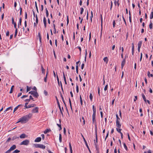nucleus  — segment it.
Instances as JSON below:
<instances>
[{"instance_id": "obj_43", "label": "nucleus", "mask_w": 153, "mask_h": 153, "mask_svg": "<svg viewBox=\"0 0 153 153\" xmlns=\"http://www.w3.org/2000/svg\"><path fill=\"white\" fill-rule=\"evenodd\" d=\"M134 47L132 46V53L133 55H134Z\"/></svg>"}, {"instance_id": "obj_50", "label": "nucleus", "mask_w": 153, "mask_h": 153, "mask_svg": "<svg viewBox=\"0 0 153 153\" xmlns=\"http://www.w3.org/2000/svg\"><path fill=\"white\" fill-rule=\"evenodd\" d=\"M20 152V151L18 150V149H16L13 152V153H18Z\"/></svg>"}, {"instance_id": "obj_35", "label": "nucleus", "mask_w": 153, "mask_h": 153, "mask_svg": "<svg viewBox=\"0 0 153 153\" xmlns=\"http://www.w3.org/2000/svg\"><path fill=\"white\" fill-rule=\"evenodd\" d=\"M61 98H62V100L64 103L65 105L66 104H65V100H64V98H63V96H62V95L61 94Z\"/></svg>"}, {"instance_id": "obj_6", "label": "nucleus", "mask_w": 153, "mask_h": 153, "mask_svg": "<svg viewBox=\"0 0 153 153\" xmlns=\"http://www.w3.org/2000/svg\"><path fill=\"white\" fill-rule=\"evenodd\" d=\"M39 108L37 107H36L35 108H33L32 110V113H38Z\"/></svg>"}, {"instance_id": "obj_11", "label": "nucleus", "mask_w": 153, "mask_h": 153, "mask_svg": "<svg viewBox=\"0 0 153 153\" xmlns=\"http://www.w3.org/2000/svg\"><path fill=\"white\" fill-rule=\"evenodd\" d=\"M116 126L118 128H120L121 127V124H120L119 121H116Z\"/></svg>"}, {"instance_id": "obj_25", "label": "nucleus", "mask_w": 153, "mask_h": 153, "mask_svg": "<svg viewBox=\"0 0 153 153\" xmlns=\"http://www.w3.org/2000/svg\"><path fill=\"white\" fill-rule=\"evenodd\" d=\"M103 60L104 62H106V64H107L108 63V59L107 57H104L103 58Z\"/></svg>"}, {"instance_id": "obj_47", "label": "nucleus", "mask_w": 153, "mask_h": 153, "mask_svg": "<svg viewBox=\"0 0 153 153\" xmlns=\"http://www.w3.org/2000/svg\"><path fill=\"white\" fill-rule=\"evenodd\" d=\"M116 130H117V131L119 133H121V130H122L121 129H120V128H117L116 129Z\"/></svg>"}, {"instance_id": "obj_15", "label": "nucleus", "mask_w": 153, "mask_h": 153, "mask_svg": "<svg viewBox=\"0 0 153 153\" xmlns=\"http://www.w3.org/2000/svg\"><path fill=\"white\" fill-rule=\"evenodd\" d=\"M95 133H96V141H95V140H94V142H95L97 144L98 141H97V129L95 131Z\"/></svg>"}, {"instance_id": "obj_17", "label": "nucleus", "mask_w": 153, "mask_h": 153, "mask_svg": "<svg viewBox=\"0 0 153 153\" xmlns=\"http://www.w3.org/2000/svg\"><path fill=\"white\" fill-rule=\"evenodd\" d=\"M94 145L95 146L97 152H100L99 149L97 147V145L96 143L94 142Z\"/></svg>"}, {"instance_id": "obj_18", "label": "nucleus", "mask_w": 153, "mask_h": 153, "mask_svg": "<svg viewBox=\"0 0 153 153\" xmlns=\"http://www.w3.org/2000/svg\"><path fill=\"white\" fill-rule=\"evenodd\" d=\"M92 108L93 110V114H96V108L94 107V105H93Z\"/></svg>"}, {"instance_id": "obj_12", "label": "nucleus", "mask_w": 153, "mask_h": 153, "mask_svg": "<svg viewBox=\"0 0 153 153\" xmlns=\"http://www.w3.org/2000/svg\"><path fill=\"white\" fill-rule=\"evenodd\" d=\"M16 148V146L15 145H13L9 149L11 151L14 150Z\"/></svg>"}, {"instance_id": "obj_8", "label": "nucleus", "mask_w": 153, "mask_h": 153, "mask_svg": "<svg viewBox=\"0 0 153 153\" xmlns=\"http://www.w3.org/2000/svg\"><path fill=\"white\" fill-rule=\"evenodd\" d=\"M126 63V57L123 59L122 62L121 66L122 68H123Z\"/></svg>"}, {"instance_id": "obj_9", "label": "nucleus", "mask_w": 153, "mask_h": 153, "mask_svg": "<svg viewBox=\"0 0 153 153\" xmlns=\"http://www.w3.org/2000/svg\"><path fill=\"white\" fill-rule=\"evenodd\" d=\"M79 62H80V61H79L76 63V72L77 74L78 73V64L79 63Z\"/></svg>"}, {"instance_id": "obj_14", "label": "nucleus", "mask_w": 153, "mask_h": 153, "mask_svg": "<svg viewBox=\"0 0 153 153\" xmlns=\"http://www.w3.org/2000/svg\"><path fill=\"white\" fill-rule=\"evenodd\" d=\"M26 137V134L24 133H23V134H21L20 136V137H19L21 139L24 138H25Z\"/></svg>"}, {"instance_id": "obj_57", "label": "nucleus", "mask_w": 153, "mask_h": 153, "mask_svg": "<svg viewBox=\"0 0 153 153\" xmlns=\"http://www.w3.org/2000/svg\"><path fill=\"white\" fill-rule=\"evenodd\" d=\"M76 91L77 93H78L79 92V88L78 86L77 85L76 86Z\"/></svg>"}, {"instance_id": "obj_55", "label": "nucleus", "mask_w": 153, "mask_h": 153, "mask_svg": "<svg viewBox=\"0 0 153 153\" xmlns=\"http://www.w3.org/2000/svg\"><path fill=\"white\" fill-rule=\"evenodd\" d=\"M122 18H123V21H124V22H125V25H126V20H125V18H124V16H122Z\"/></svg>"}, {"instance_id": "obj_19", "label": "nucleus", "mask_w": 153, "mask_h": 153, "mask_svg": "<svg viewBox=\"0 0 153 153\" xmlns=\"http://www.w3.org/2000/svg\"><path fill=\"white\" fill-rule=\"evenodd\" d=\"M35 106V104H29L27 106L28 108H30L31 107H33Z\"/></svg>"}, {"instance_id": "obj_24", "label": "nucleus", "mask_w": 153, "mask_h": 153, "mask_svg": "<svg viewBox=\"0 0 153 153\" xmlns=\"http://www.w3.org/2000/svg\"><path fill=\"white\" fill-rule=\"evenodd\" d=\"M51 130L50 129H46L44 131V134H46L51 131Z\"/></svg>"}, {"instance_id": "obj_21", "label": "nucleus", "mask_w": 153, "mask_h": 153, "mask_svg": "<svg viewBox=\"0 0 153 153\" xmlns=\"http://www.w3.org/2000/svg\"><path fill=\"white\" fill-rule=\"evenodd\" d=\"M22 105H18L14 109L13 111V113L20 106H22Z\"/></svg>"}, {"instance_id": "obj_30", "label": "nucleus", "mask_w": 153, "mask_h": 153, "mask_svg": "<svg viewBox=\"0 0 153 153\" xmlns=\"http://www.w3.org/2000/svg\"><path fill=\"white\" fill-rule=\"evenodd\" d=\"M14 87V85H12L11 86V89H10V92H9V93L10 94H11V93H12L13 92V88Z\"/></svg>"}, {"instance_id": "obj_3", "label": "nucleus", "mask_w": 153, "mask_h": 153, "mask_svg": "<svg viewBox=\"0 0 153 153\" xmlns=\"http://www.w3.org/2000/svg\"><path fill=\"white\" fill-rule=\"evenodd\" d=\"M92 123L95 126L96 128H97V123L96 120V114H93L92 115Z\"/></svg>"}, {"instance_id": "obj_62", "label": "nucleus", "mask_w": 153, "mask_h": 153, "mask_svg": "<svg viewBox=\"0 0 153 153\" xmlns=\"http://www.w3.org/2000/svg\"><path fill=\"white\" fill-rule=\"evenodd\" d=\"M27 14L26 12H25V19H27Z\"/></svg>"}, {"instance_id": "obj_38", "label": "nucleus", "mask_w": 153, "mask_h": 153, "mask_svg": "<svg viewBox=\"0 0 153 153\" xmlns=\"http://www.w3.org/2000/svg\"><path fill=\"white\" fill-rule=\"evenodd\" d=\"M116 117L117 118L116 121H119L120 120V119L119 118L117 114H116Z\"/></svg>"}, {"instance_id": "obj_42", "label": "nucleus", "mask_w": 153, "mask_h": 153, "mask_svg": "<svg viewBox=\"0 0 153 153\" xmlns=\"http://www.w3.org/2000/svg\"><path fill=\"white\" fill-rule=\"evenodd\" d=\"M31 89L30 87H29L28 86H27V92L29 91Z\"/></svg>"}, {"instance_id": "obj_59", "label": "nucleus", "mask_w": 153, "mask_h": 153, "mask_svg": "<svg viewBox=\"0 0 153 153\" xmlns=\"http://www.w3.org/2000/svg\"><path fill=\"white\" fill-rule=\"evenodd\" d=\"M9 34V31H8L6 33V36H8Z\"/></svg>"}, {"instance_id": "obj_54", "label": "nucleus", "mask_w": 153, "mask_h": 153, "mask_svg": "<svg viewBox=\"0 0 153 153\" xmlns=\"http://www.w3.org/2000/svg\"><path fill=\"white\" fill-rule=\"evenodd\" d=\"M108 87V85H106L104 88V90L105 91H106L107 90Z\"/></svg>"}, {"instance_id": "obj_4", "label": "nucleus", "mask_w": 153, "mask_h": 153, "mask_svg": "<svg viewBox=\"0 0 153 153\" xmlns=\"http://www.w3.org/2000/svg\"><path fill=\"white\" fill-rule=\"evenodd\" d=\"M30 143V141L28 140H26L20 143L21 145H27Z\"/></svg>"}, {"instance_id": "obj_44", "label": "nucleus", "mask_w": 153, "mask_h": 153, "mask_svg": "<svg viewBox=\"0 0 153 153\" xmlns=\"http://www.w3.org/2000/svg\"><path fill=\"white\" fill-rule=\"evenodd\" d=\"M42 71V73H45V69L43 68V66H41Z\"/></svg>"}, {"instance_id": "obj_20", "label": "nucleus", "mask_w": 153, "mask_h": 153, "mask_svg": "<svg viewBox=\"0 0 153 153\" xmlns=\"http://www.w3.org/2000/svg\"><path fill=\"white\" fill-rule=\"evenodd\" d=\"M39 148L43 149H45V146L43 144H40Z\"/></svg>"}, {"instance_id": "obj_29", "label": "nucleus", "mask_w": 153, "mask_h": 153, "mask_svg": "<svg viewBox=\"0 0 153 153\" xmlns=\"http://www.w3.org/2000/svg\"><path fill=\"white\" fill-rule=\"evenodd\" d=\"M40 145V144H34V146L36 148H39Z\"/></svg>"}, {"instance_id": "obj_2", "label": "nucleus", "mask_w": 153, "mask_h": 153, "mask_svg": "<svg viewBox=\"0 0 153 153\" xmlns=\"http://www.w3.org/2000/svg\"><path fill=\"white\" fill-rule=\"evenodd\" d=\"M28 93L33 95L34 97L36 98H37L39 96L37 91H31L29 92Z\"/></svg>"}, {"instance_id": "obj_16", "label": "nucleus", "mask_w": 153, "mask_h": 153, "mask_svg": "<svg viewBox=\"0 0 153 153\" xmlns=\"http://www.w3.org/2000/svg\"><path fill=\"white\" fill-rule=\"evenodd\" d=\"M12 24L14 25V27L15 28H16V23L14 22V19L13 17L12 19Z\"/></svg>"}, {"instance_id": "obj_49", "label": "nucleus", "mask_w": 153, "mask_h": 153, "mask_svg": "<svg viewBox=\"0 0 153 153\" xmlns=\"http://www.w3.org/2000/svg\"><path fill=\"white\" fill-rule=\"evenodd\" d=\"M56 78H57V80L58 81V85L59 86V85H60L59 81V78H58V76L57 75Z\"/></svg>"}, {"instance_id": "obj_10", "label": "nucleus", "mask_w": 153, "mask_h": 153, "mask_svg": "<svg viewBox=\"0 0 153 153\" xmlns=\"http://www.w3.org/2000/svg\"><path fill=\"white\" fill-rule=\"evenodd\" d=\"M43 23L44 24L45 27L46 28L47 26V23H46V19L45 17H44L43 19Z\"/></svg>"}, {"instance_id": "obj_31", "label": "nucleus", "mask_w": 153, "mask_h": 153, "mask_svg": "<svg viewBox=\"0 0 153 153\" xmlns=\"http://www.w3.org/2000/svg\"><path fill=\"white\" fill-rule=\"evenodd\" d=\"M45 10H46V17H48V16H49V13H48V10L47 8H46Z\"/></svg>"}, {"instance_id": "obj_61", "label": "nucleus", "mask_w": 153, "mask_h": 153, "mask_svg": "<svg viewBox=\"0 0 153 153\" xmlns=\"http://www.w3.org/2000/svg\"><path fill=\"white\" fill-rule=\"evenodd\" d=\"M27 96H28L27 95H23V96H22L21 97V98L22 99V98L27 97Z\"/></svg>"}, {"instance_id": "obj_13", "label": "nucleus", "mask_w": 153, "mask_h": 153, "mask_svg": "<svg viewBox=\"0 0 153 153\" xmlns=\"http://www.w3.org/2000/svg\"><path fill=\"white\" fill-rule=\"evenodd\" d=\"M41 140V138L40 137H38L36 138L35 140V142H40Z\"/></svg>"}, {"instance_id": "obj_46", "label": "nucleus", "mask_w": 153, "mask_h": 153, "mask_svg": "<svg viewBox=\"0 0 153 153\" xmlns=\"http://www.w3.org/2000/svg\"><path fill=\"white\" fill-rule=\"evenodd\" d=\"M10 109L11 111L12 110V107H10L7 108V109L6 110V111H8Z\"/></svg>"}, {"instance_id": "obj_27", "label": "nucleus", "mask_w": 153, "mask_h": 153, "mask_svg": "<svg viewBox=\"0 0 153 153\" xmlns=\"http://www.w3.org/2000/svg\"><path fill=\"white\" fill-rule=\"evenodd\" d=\"M38 37H39V41L40 42H41V37L40 32H39L38 34Z\"/></svg>"}, {"instance_id": "obj_33", "label": "nucleus", "mask_w": 153, "mask_h": 153, "mask_svg": "<svg viewBox=\"0 0 153 153\" xmlns=\"http://www.w3.org/2000/svg\"><path fill=\"white\" fill-rule=\"evenodd\" d=\"M59 141L60 143H61L62 140V136L61 134H59Z\"/></svg>"}, {"instance_id": "obj_56", "label": "nucleus", "mask_w": 153, "mask_h": 153, "mask_svg": "<svg viewBox=\"0 0 153 153\" xmlns=\"http://www.w3.org/2000/svg\"><path fill=\"white\" fill-rule=\"evenodd\" d=\"M98 95H99V96H100V88L99 87H98Z\"/></svg>"}, {"instance_id": "obj_23", "label": "nucleus", "mask_w": 153, "mask_h": 153, "mask_svg": "<svg viewBox=\"0 0 153 153\" xmlns=\"http://www.w3.org/2000/svg\"><path fill=\"white\" fill-rule=\"evenodd\" d=\"M141 95L144 100L146 103V100L145 95L143 94H142Z\"/></svg>"}, {"instance_id": "obj_40", "label": "nucleus", "mask_w": 153, "mask_h": 153, "mask_svg": "<svg viewBox=\"0 0 153 153\" xmlns=\"http://www.w3.org/2000/svg\"><path fill=\"white\" fill-rule=\"evenodd\" d=\"M19 138V137L15 136L13 137H12V140H15V139H18Z\"/></svg>"}, {"instance_id": "obj_32", "label": "nucleus", "mask_w": 153, "mask_h": 153, "mask_svg": "<svg viewBox=\"0 0 153 153\" xmlns=\"http://www.w3.org/2000/svg\"><path fill=\"white\" fill-rule=\"evenodd\" d=\"M149 27L150 29H152L153 27L151 21L149 25Z\"/></svg>"}, {"instance_id": "obj_41", "label": "nucleus", "mask_w": 153, "mask_h": 153, "mask_svg": "<svg viewBox=\"0 0 153 153\" xmlns=\"http://www.w3.org/2000/svg\"><path fill=\"white\" fill-rule=\"evenodd\" d=\"M87 55V50L86 49L85 50V62L86 61Z\"/></svg>"}, {"instance_id": "obj_5", "label": "nucleus", "mask_w": 153, "mask_h": 153, "mask_svg": "<svg viewBox=\"0 0 153 153\" xmlns=\"http://www.w3.org/2000/svg\"><path fill=\"white\" fill-rule=\"evenodd\" d=\"M56 101H57V104H58V107H59V108L60 110V111L62 114V115H63V113L62 112V109H61V106H60V104H59V100L58 99V98H57V97L56 96Z\"/></svg>"}, {"instance_id": "obj_37", "label": "nucleus", "mask_w": 153, "mask_h": 153, "mask_svg": "<svg viewBox=\"0 0 153 153\" xmlns=\"http://www.w3.org/2000/svg\"><path fill=\"white\" fill-rule=\"evenodd\" d=\"M35 7H36V8L37 11V12L38 13L39 11H38V8L37 4V2L36 1H35Z\"/></svg>"}, {"instance_id": "obj_64", "label": "nucleus", "mask_w": 153, "mask_h": 153, "mask_svg": "<svg viewBox=\"0 0 153 153\" xmlns=\"http://www.w3.org/2000/svg\"><path fill=\"white\" fill-rule=\"evenodd\" d=\"M44 94H45V95H47V94H48V92L47 91H46L45 90L44 91Z\"/></svg>"}, {"instance_id": "obj_36", "label": "nucleus", "mask_w": 153, "mask_h": 153, "mask_svg": "<svg viewBox=\"0 0 153 153\" xmlns=\"http://www.w3.org/2000/svg\"><path fill=\"white\" fill-rule=\"evenodd\" d=\"M148 76L149 77H150V76L151 77H152L153 76V75L152 74H150V72L149 71H148Z\"/></svg>"}, {"instance_id": "obj_45", "label": "nucleus", "mask_w": 153, "mask_h": 153, "mask_svg": "<svg viewBox=\"0 0 153 153\" xmlns=\"http://www.w3.org/2000/svg\"><path fill=\"white\" fill-rule=\"evenodd\" d=\"M90 99L91 101H92V98H93V96H92V94L91 93L90 94V95L89 96Z\"/></svg>"}, {"instance_id": "obj_22", "label": "nucleus", "mask_w": 153, "mask_h": 153, "mask_svg": "<svg viewBox=\"0 0 153 153\" xmlns=\"http://www.w3.org/2000/svg\"><path fill=\"white\" fill-rule=\"evenodd\" d=\"M22 21V18L21 17L19 19V22L18 24V27H19V26L21 25V23Z\"/></svg>"}, {"instance_id": "obj_28", "label": "nucleus", "mask_w": 153, "mask_h": 153, "mask_svg": "<svg viewBox=\"0 0 153 153\" xmlns=\"http://www.w3.org/2000/svg\"><path fill=\"white\" fill-rule=\"evenodd\" d=\"M69 147L70 149L71 153H72V146L70 143H69Z\"/></svg>"}, {"instance_id": "obj_34", "label": "nucleus", "mask_w": 153, "mask_h": 153, "mask_svg": "<svg viewBox=\"0 0 153 153\" xmlns=\"http://www.w3.org/2000/svg\"><path fill=\"white\" fill-rule=\"evenodd\" d=\"M150 19H152L153 18V12L152 11L151 12V13L150 15Z\"/></svg>"}, {"instance_id": "obj_60", "label": "nucleus", "mask_w": 153, "mask_h": 153, "mask_svg": "<svg viewBox=\"0 0 153 153\" xmlns=\"http://www.w3.org/2000/svg\"><path fill=\"white\" fill-rule=\"evenodd\" d=\"M11 152V151L10 149L6 151L4 153H10Z\"/></svg>"}, {"instance_id": "obj_39", "label": "nucleus", "mask_w": 153, "mask_h": 153, "mask_svg": "<svg viewBox=\"0 0 153 153\" xmlns=\"http://www.w3.org/2000/svg\"><path fill=\"white\" fill-rule=\"evenodd\" d=\"M57 125L59 128V130H61L62 129L61 125L60 124H57Z\"/></svg>"}, {"instance_id": "obj_63", "label": "nucleus", "mask_w": 153, "mask_h": 153, "mask_svg": "<svg viewBox=\"0 0 153 153\" xmlns=\"http://www.w3.org/2000/svg\"><path fill=\"white\" fill-rule=\"evenodd\" d=\"M41 136L42 137V139L43 140H44L45 138V135L44 134H42L41 135Z\"/></svg>"}, {"instance_id": "obj_26", "label": "nucleus", "mask_w": 153, "mask_h": 153, "mask_svg": "<svg viewBox=\"0 0 153 153\" xmlns=\"http://www.w3.org/2000/svg\"><path fill=\"white\" fill-rule=\"evenodd\" d=\"M142 43V41H140L138 44V48H140Z\"/></svg>"}, {"instance_id": "obj_58", "label": "nucleus", "mask_w": 153, "mask_h": 153, "mask_svg": "<svg viewBox=\"0 0 153 153\" xmlns=\"http://www.w3.org/2000/svg\"><path fill=\"white\" fill-rule=\"evenodd\" d=\"M142 56H143L142 53H141V54H140V61H141L142 60Z\"/></svg>"}, {"instance_id": "obj_52", "label": "nucleus", "mask_w": 153, "mask_h": 153, "mask_svg": "<svg viewBox=\"0 0 153 153\" xmlns=\"http://www.w3.org/2000/svg\"><path fill=\"white\" fill-rule=\"evenodd\" d=\"M83 11H84L83 8L82 7L81 8V12H80V13L81 15H82V14Z\"/></svg>"}, {"instance_id": "obj_53", "label": "nucleus", "mask_w": 153, "mask_h": 153, "mask_svg": "<svg viewBox=\"0 0 153 153\" xmlns=\"http://www.w3.org/2000/svg\"><path fill=\"white\" fill-rule=\"evenodd\" d=\"M69 22V19H68V16H67V25H68Z\"/></svg>"}, {"instance_id": "obj_48", "label": "nucleus", "mask_w": 153, "mask_h": 153, "mask_svg": "<svg viewBox=\"0 0 153 153\" xmlns=\"http://www.w3.org/2000/svg\"><path fill=\"white\" fill-rule=\"evenodd\" d=\"M115 20H114L113 22V26L114 28L115 27Z\"/></svg>"}, {"instance_id": "obj_7", "label": "nucleus", "mask_w": 153, "mask_h": 153, "mask_svg": "<svg viewBox=\"0 0 153 153\" xmlns=\"http://www.w3.org/2000/svg\"><path fill=\"white\" fill-rule=\"evenodd\" d=\"M81 135H82V137H83V140L85 143V144L86 145V147H87V148H88V150H89V151H90V149H89V146H88V145L87 144V142L86 141V140H85V139L84 137V136H83V135H82V134H81Z\"/></svg>"}, {"instance_id": "obj_1", "label": "nucleus", "mask_w": 153, "mask_h": 153, "mask_svg": "<svg viewBox=\"0 0 153 153\" xmlns=\"http://www.w3.org/2000/svg\"><path fill=\"white\" fill-rule=\"evenodd\" d=\"M32 114L31 113H29L27 115H25L22 117H21L19 119V120L16 123L20 122L22 123H27L29 120V119L31 118Z\"/></svg>"}, {"instance_id": "obj_51", "label": "nucleus", "mask_w": 153, "mask_h": 153, "mask_svg": "<svg viewBox=\"0 0 153 153\" xmlns=\"http://www.w3.org/2000/svg\"><path fill=\"white\" fill-rule=\"evenodd\" d=\"M123 145H124V148H125V149L127 151L128 150L127 147V146L126 145V144H125V143H123Z\"/></svg>"}]
</instances>
